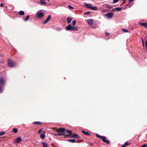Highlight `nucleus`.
Returning <instances> with one entry per match:
<instances>
[{
	"label": "nucleus",
	"instance_id": "1",
	"mask_svg": "<svg viewBox=\"0 0 147 147\" xmlns=\"http://www.w3.org/2000/svg\"><path fill=\"white\" fill-rule=\"evenodd\" d=\"M65 129L63 128H59L58 129L56 130V131L58 132L57 134H54V135L55 136H62L65 135Z\"/></svg>",
	"mask_w": 147,
	"mask_h": 147
},
{
	"label": "nucleus",
	"instance_id": "2",
	"mask_svg": "<svg viewBox=\"0 0 147 147\" xmlns=\"http://www.w3.org/2000/svg\"><path fill=\"white\" fill-rule=\"evenodd\" d=\"M5 80L3 78H0V93L2 92L3 88L1 86H3L5 85Z\"/></svg>",
	"mask_w": 147,
	"mask_h": 147
},
{
	"label": "nucleus",
	"instance_id": "3",
	"mask_svg": "<svg viewBox=\"0 0 147 147\" xmlns=\"http://www.w3.org/2000/svg\"><path fill=\"white\" fill-rule=\"evenodd\" d=\"M65 29L67 30H71L77 31L78 30V28L74 26H72L70 24H69L65 27Z\"/></svg>",
	"mask_w": 147,
	"mask_h": 147
},
{
	"label": "nucleus",
	"instance_id": "4",
	"mask_svg": "<svg viewBox=\"0 0 147 147\" xmlns=\"http://www.w3.org/2000/svg\"><path fill=\"white\" fill-rule=\"evenodd\" d=\"M86 7L88 8L91 9L92 10H96L97 9V8L95 6H92V5L90 4L87 3H84Z\"/></svg>",
	"mask_w": 147,
	"mask_h": 147
},
{
	"label": "nucleus",
	"instance_id": "5",
	"mask_svg": "<svg viewBox=\"0 0 147 147\" xmlns=\"http://www.w3.org/2000/svg\"><path fill=\"white\" fill-rule=\"evenodd\" d=\"M36 16L39 18H41L43 17L44 16V13L41 10H39L37 11L36 13Z\"/></svg>",
	"mask_w": 147,
	"mask_h": 147
},
{
	"label": "nucleus",
	"instance_id": "6",
	"mask_svg": "<svg viewBox=\"0 0 147 147\" xmlns=\"http://www.w3.org/2000/svg\"><path fill=\"white\" fill-rule=\"evenodd\" d=\"M8 65L10 67H13L15 66V64L11 61L10 59L8 60Z\"/></svg>",
	"mask_w": 147,
	"mask_h": 147
},
{
	"label": "nucleus",
	"instance_id": "7",
	"mask_svg": "<svg viewBox=\"0 0 147 147\" xmlns=\"http://www.w3.org/2000/svg\"><path fill=\"white\" fill-rule=\"evenodd\" d=\"M114 14L113 13L110 12L105 14V16H106L108 19L111 18H113Z\"/></svg>",
	"mask_w": 147,
	"mask_h": 147
},
{
	"label": "nucleus",
	"instance_id": "8",
	"mask_svg": "<svg viewBox=\"0 0 147 147\" xmlns=\"http://www.w3.org/2000/svg\"><path fill=\"white\" fill-rule=\"evenodd\" d=\"M102 139L103 142L108 144H109L110 143L109 140H107L106 137L105 136H103Z\"/></svg>",
	"mask_w": 147,
	"mask_h": 147
},
{
	"label": "nucleus",
	"instance_id": "9",
	"mask_svg": "<svg viewBox=\"0 0 147 147\" xmlns=\"http://www.w3.org/2000/svg\"><path fill=\"white\" fill-rule=\"evenodd\" d=\"M22 140V139L21 138L18 137L14 140V141L17 143H19Z\"/></svg>",
	"mask_w": 147,
	"mask_h": 147
},
{
	"label": "nucleus",
	"instance_id": "10",
	"mask_svg": "<svg viewBox=\"0 0 147 147\" xmlns=\"http://www.w3.org/2000/svg\"><path fill=\"white\" fill-rule=\"evenodd\" d=\"M94 21L92 19H89L87 21V22L88 23V24L91 25L93 24Z\"/></svg>",
	"mask_w": 147,
	"mask_h": 147
},
{
	"label": "nucleus",
	"instance_id": "11",
	"mask_svg": "<svg viewBox=\"0 0 147 147\" xmlns=\"http://www.w3.org/2000/svg\"><path fill=\"white\" fill-rule=\"evenodd\" d=\"M51 18V15H49L47 19L43 22V24H45L47 23L50 20Z\"/></svg>",
	"mask_w": 147,
	"mask_h": 147
},
{
	"label": "nucleus",
	"instance_id": "12",
	"mask_svg": "<svg viewBox=\"0 0 147 147\" xmlns=\"http://www.w3.org/2000/svg\"><path fill=\"white\" fill-rule=\"evenodd\" d=\"M138 24L144 26L145 27L147 28V22L139 23Z\"/></svg>",
	"mask_w": 147,
	"mask_h": 147
},
{
	"label": "nucleus",
	"instance_id": "13",
	"mask_svg": "<svg viewBox=\"0 0 147 147\" xmlns=\"http://www.w3.org/2000/svg\"><path fill=\"white\" fill-rule=\"evenodd\" d=\"M72 18L71 17H68L67 19V22L68 23H69L71 22Z\"/></svg>",
	"mask_w": 147,
	"mask_h": 147
},
{
	"label": "nucleus",
	"instance_id": "14",
	"mask_svg": "<svg viewBox=\"0 0 147 147\" xmlns=\"http://www.w3.org/2000/svg\"><path fill=\"white\" fill-rule=\"evenodd\" d=\"M42 143L43 145V147H48V145L46 142H42Z\"/></svg>",
	"mask_w": 147,
	"mask_h": 147
},
{
	"label": "nucleus",
	"instance_id": "15",
	"mask_svg": "<svg viewBox=\"0 0 147 147\" xmlns=\"http://www.w3.org/2000/svg\"><path fill=\"white\" fill-rule=\"evenodd\" d=\"M67 141L72 143H74L76 142V140L75 139H73L70 140H67Z\"/></svg>",
	"mask_w": 147,
	"mask_h": 147
},
{
	"label": "nucleus",
	"instance_id": "16",
	"mask_svg": "<svg viewBox=\"0 0 147 147\" xmlns=\"http://www.w3.org/2000/svg\"><path fill=\"white\" fill-rule=\"evenodd\" d=\"M45 137V133H42L40 135V137L42 139H44Z\"/></svg>",
	"mask_w": 147,
	"mask_h": 147
},
{
	"label": "nucleus",
	"instance_id": "17",
	"mask_svg": "<svg viewBox=\"0 0 147 147\" xmlns=\"http://www.w3.org/2000/svg\"><path fill=\"white\" fill-rule=\"evenodd\" d=\"M71 137H74L75 138H79V136L76 134H73V136H71Z\"/></svg>",
	"mask_w": 147,
	"mask_h": 147
},
{
	"label": "nucleus",
	"instance_id": "18",
	"mask_svg": "<svg viewBox=\"0 0 147 147\" xmlns=\"http://www.w3.org/2000/svg\"><path fill=\"white\" fill-rule=\"evenodd\" d=\"M82 132L86 136H89L90 135V134L88 132H86L84 130L82 131Z\"/></svg>",
	"mask_w": 147,
	"mask_h": 147
},
{
	"label": "nucleus",
	"instance_id": "19",
	"mask_svg": "<svg viewBox=\"0 0 147 147\" xmlns=\"http://www.w3.org/2000/svg\"><path fill=\"white\" fill-rule=\"evenodd\" d=\"M18 14L20 15L23 16L24 15L25 13L23 11H20L19 12Z\"/></svg>",
	"mask_w": 147,
	"mask_h": 147
},
{
	"label": "nucleus",
	"instance_id": "20",
	"mask_svg": "<svg viewBox=\"0 0 147 147\" xmlns=\"http://www.w3.org/2000/svg\"><path fill=\"white\" fill-rule=\"evenodd\" d=\"M65 134L66 133L69 134V135H70L71 134L72 132L70 130H65Z\"/></svg>",
	"mask_w": 147,
	"mask_h": 147
},
{
	"label": "nucleus",
	"instance_id": "21",
	"mask_svg": "<svg viewBox=\"0 0 147 147\" xmlns=\"http://www.w3.org/2000/svg\"><path fill=\"white\" fill-rule=\"evenodd\" d=\"M40 2L41 5L46 4V3L45 0H40Z\"/></svg>",
	"mask_w": 147,
	"mask_h": 147
},
{
	"label": "nucleus",
	"instance_id": "22",
	"mask_svg": "<svg viewBox=\"0 0 147 147\" xmlns=\"http://www.w3.org/2000/svg\"><path fill=\"white\" fill-rule=\"evenodd\" d=\"M30 16L29 15H28L24 19V20L25 22L27 21L29 19Z\"/></svg>",
	"mask_w": 147,
	"mask_h": 147
},
{
	"label": "nucleus",
	"instance_id": "23",
	"mask_svg": "<svg viewBox=\"0 0 147 147\" xmlns=\"http://www.w3.org/2000/svg\"><path fill=\"white\" fill-rule=\"evenodd\" d=\"M115 10L117 11H119L121 10L122 8L121 7H116L115 8Z\"/></svg>",
	"mask_w": 147,
	"mask_h": 147
},
{
	"label": "nucleus",
	"instance_id": "24",
	"mask_svg": "<svg viewBox=\"0 0 147 147\" xmlns=\"http://www.w3.org/2000/svg\"><path fill=\"white\" fill-rule=\"evenodd\" d=\"M33 124L40 125L41 124L40 122L38 121H35L33 123Z\"/></svg>",
	"mask_w": 147,
	"mask_h": 147
},
{
	"label": "nucleus",
	"instance_id": "25",
	"mask_svg": "<svg viewBox=\"0 0 147 147\" xmlns=\"http://www.w3.org/2000/svg\"><path fill=\"white\" fill-rule=\"evenodd\" d=\"M121 30L124 32H128V30L125 28H122Z\"/></svg>",
	"mask_w": 147,
	"mask_h": 147
},
{
	"label": "nucleus",
	"instance_id": "26",
	"mask_svg": "<svg viewBox=\"0 0 147 147\" xmlns=\"http://www.w3.org/2000/svg\"><path fill=\"white\" fill-rule=\"evenodd\" d=\"M17 131H18V130L16 128H13V133H16L17 132Z\"/></svg>",
	"mask_w": 147,
	"mask_h": 147
},
{
	"label": "nucleus",
	"instance_id": "27",
	"mask_svg": "<svg viewBox=\"0 0 147 147\" xmlns=\"http://www.w3.org/2000/svg\"><path fill=\"white\" fill-rule=\"evenodd\" d=\"M96 137L98 138H100L102 139V137H103V136H101L100 135H99L98 134H96Z\"/></svg>",
	"mask_w": 147,
	"mask_h": 147
},
{
	"label": "nucleus",
	"instance_id": "28",
	"mask_svg": "<svg viewBox=\"0 0 147 147\" xmlns=\"http://www.w3.org/2000/svg\"><path fill=\"white\" fill-rule=\"evenodd\" d=\"M5 133V132L4 131H2L0 132V136H2L4 135Z\"/></svg>",
	"mask_w": 147,
	"mask_h": 147
},
{
	"label": "nucleus",
	"instance_id": "29",
	"mask_svg": "<svg viewBox=\"0 0 147 147\" xmlns=\"http://www.w3.org/2000/svg\"><path fill=\"white\" fill-rule=\"evenodd\" d=\"M76 22L75 20H74L73 21L72 23V25L73 26H74L76 24Z\"/></svg>",
	"mask_w": 147,
	"mask_h": 147
},
{
	"label": "nucleus",
	"instance_id": "30",
	"mask_svg": "<svg viewBox=\"0 0 147 147\" xmlns=\"http://www.w3.org/2000/svg\"><path fill=\"white\" fill-rule=\"evenodd\" d=\"M119 0H113V3H116Z\"/></svg>",
	"mask_w": 147,
	"mask_h": 147
},
{
	"label": "nucleus",
	"instance_id": "31",
	"mask_svg": "<svg viewBox=\"0 0 147 147\" xmlns=\"http://www.w3.org/2000/svg\"><path fill=\"white\" fill-rule=\"evenodd\" d=\"M68 7H69L71 9H74V7L70 5H68Z\"/></svg>",
	"mask_w": 147,
	"mask_h": 147
},
{
	"label": "nucleus",
	"instance_id": "32",
	"mask_svg": "<svg viewBox=\"0 0 147 147\" xmlns=\"http://www.w3.org/2000/svg\"><path fill=\"white\" fill-rule=\"evenodd\" d=\"M42 129H39V130L38 131V134H40V133H41V131H42Z\"/></svg>",
	"mask_w": 147,
	"mask_h": 147
},
{
	"label": "nucleus",
	"instance_id": "33",
	"mask_svg": "<svg viewBox=\"0 0 147 147\" xmlns=\"http://www.w3.org/2000/svg\"><path fill=\"white\" fill-rule=\"evenodd\" d=\"M85 14L86 15H88V14H90V11H88L87 12H86L85 13Z\"/></svg>",
	"mask_w": 147,
	"mask_h": 147
},
{
	"label": "nucleus",
	"instance_id": "34",
	"mask_svg": "<svg viewBox=\"0 0 147 147\" xmlns=\"http://www.w3.org/2000/svg\"><path fill=\"white\" fill-rule=\"evenodd\" d=\"M110 33L107 32H106L105 33V35L106 36H109Z\"/></svg>",
	"mask_w": 147,
	"mask_h": 147
},
{
	"label": "nucleus",
	"instance_id": "35",
	"mask_svg": "<svg viewBox=\"0 0 147 147\" xmlns=\"http://www.w3.org/2000/svg\"><path fill=\"white\" fill-rule=\"evenodd\" d=\"M65 137H71V136L70 135H65Z\"/></svg>",
	"mask_w": 147,
	"mask_h": 147
},
{
	"label": "nucleus",
	"instance_id": "36",
	"mask_svg": "<svg viewBox=\"0 0 147 147\" xmlns=\"http://www.w3.org/2000/svg\"><path fill=\"white\" fill-rule=\"evenodd\" d=\"M88 144L91 146H93V144L91 142H89Z\"/></svg>",
	"mask_w": 147,
	"mask_h": 147
},
{
	"label": "nucleus",
	"instance_id": "37",
	"mask_svg": "<svg viewBox=\"0 0 147 147\" xmlns=\"http://www.w3.org/2000/svg\"><path fill=\"white\" fill-rule=\"evenodd\" d=\"M134 0H128L129 2V3H131Z\"/></svg>",
	"mask_w": 147,
	"mask_h": 147
},
{
	"label": "nucleus",
	"instance_id": "38",
	"mask_svg": "<svg viewBox=\"0 0 147 147\" xmlns=\"http://www.w3.org/2000/svg\"><path fill=\"white\" fill-rule=\"evenodd\" d=\"M3 5H4V4L3 3H1L0 4V6L1 7H3Z\"/></svg>",
	"mask_w": 147,
	"mask_h": 147
},
{
	"label": "nucleus",
	"instance_id": "39",
	"mask_svg": "<svg viewBox=\"0 0 147 147\" xmlns=\"http://www.w3.org/2000/svg\"><path fill=\"white\" fill-rule=\"evenodd\" d=\"M125 145V146H127L128 144V143H127V142H126L124 144Z\"/></svg>",
	"mask_w": 147,
	"mask_h": 147
},
{
	"label": "nucleus",
	"instance_id": "40",
	"mask_svg": "<svg viewBox=\"0 0 147 147\" xmlns=\"http://www.w3.org/2000/svg\"><path fill=\"white\" fill-rule=\"evenodd\" d=\"M146 48L147 49V40L146 41Z\"/></svg>",
	"mask_w": 147,
	"mask_h": 147
},
{
	"label": "nucleus",
	"instance_id": "41",
	"mask_svg": "<svg viewBox=\"0 0 147 147\" xmlns=\"http://www.w3.org/2000/svg\"><path fill=\"white\" fill-rule=\"evenodd\" d=\"M125 145L124 144H123V145H122L121 147H125Z\"/></svg>",
	"mask_w": 147,
	"mask_h": 147
},
{
	"label": "nucleus",
	"instance_id": "42",
	"mask_svg": "<svg viewBox=\"0 0 147 147\" xmlns=\"http://www.w3.org/2000/svg\"><path fill=\"white\" fill-rule=\"evenodd\" d=\"M141 147H146V146H145V144H144L143 145H142Z\"/></svg>",
	"mask_w": 147,
	"mask_h": 147
},
{
	"label": "nucleus",
	"instance_id": "43",
	"mask_svg": "<svg viewBox=\"0 0 147 147\" xmlns=\"http://www.w3.org/2000/svg\"><path fill=\"white\" fill-rule=\"evenodd\" d=\"M142 43H143V42H144L143 39V38H142Z\"/></svg>",
	"mask_w": 147,
	"mask_h": 147
},
{
	"label": "nucleus",
	"instance_id": "44",
	"mask_svg": "<svg viewBox=\"0 0 147 147\" xmlns=\"http://www.w3.org/2000/svg\"><path fill=\"white\" fill-rule=\"evenodd\" d=\"M102 11L103 12H105L107 11V10L106 9H104L102 10Z\"/></svg>",
	"mask_w": 147,
	"mask_h": 147
},
{
	"label": "nucleus",
	"instance_id": "45",
	"mask_svg": "<svg viewBox=\"0 0 147 147\" xmlns=\"http://www.w3.org/2000/svg\"><path fill=\"white\" fill-rule=\"evenodd\" d=\"M144 42H143V43H142L143 46H144Z\"/></svg>",
	"mask_w": 147,
	"mask_h": 147
},
{
	"label": "nucleus",
	"instance_id": "46",
	"mask_svg": "<svg viewBox=\"0 0 147 147\" xmlns=\"http://www.w3.org/2000/svg\"><path fill=\"white\" fill-rule=\"evenodd\" d=\"M146 147H147V144H146V145H145Z\"/></svg>",
	"mask_w": 147,
	"mask_h": 147
},
{
	"label": "nucleus",
	"instance_id": "47",
	"mask_svg": "<svg viewBox=\"0 0 147 147\" xmlns=\"http://www.w3.org/2000/svg\"><path fill=\"white\" fill-rule=\"evenodd\" d=\"M107 7H109V5H107Z\"/></svg>",
	"mask_w": 147,
	"mask_h": 147
},
{
	"label": "nucleus",
	"instance_id": "48",
	"mask_svg": "<svg viewBox=\"0 0 147 147\" xmlns=\"http://www.w3.org/2000/svg\"><path fill=\"white\" fill-rule=\"evenodd\" d=\"M48 1H49L50 0H47Z\"/></svg>",
	"mask_w": 147,
	"mask_h": 147
},
{
	"label": "nucleus",
	"instance_id": "49",
	"mask_svg": "<svg viewBox=\"0 0 147 147\" xmlns=\"http://www.w3.org/2000/svg\"><path fill=\"white\" fill-rule=\"evenodd\" d=\"M59 30H61V29H59Z\"/></svg>",
	"mask_w": 147,
	"mask_h": 147
}]
</instances>
